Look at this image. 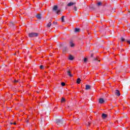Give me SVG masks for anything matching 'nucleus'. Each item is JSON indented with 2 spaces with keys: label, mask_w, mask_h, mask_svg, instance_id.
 <instances>
[{
  "label": "nucleus",
  "mask_w": 130,
  "mask_h": 130,
  "mask_svg": "<svg viewBox=\"0 0 130 130\" xmlns=\"http://www.w3.org/2000/svg\"><path fill=\"white\" fill-rule=\"evenodd\" d=\"M61 19L62 22H64V16H62Z\"/></svg>",
  "instance_id": "obj_19"
},
{
  "label": "nucleus",
  "mask_w": 130,
  "mask_h": 130,
  "mask_svg": "<svg viewBox=\"0 0 130 130\" xmlns=\"http://www.w3.org/2000/svg\"><path fill=\"white\" fill-rule=\"evenodd\" d=\"M69 44H70L71 47H74V46H75V44L74 43L73 41H70L69 42Z\"/></svg>",
  "instance_id": "obj_8"
},
{
  "label": "nucleus",
  "mask_w": 130,
  "mask_h": 130,
  "mask_svg": "<svg viewBox=\"0 0 130 130\" xmlns=\"http://www.w3.org/2000/svg\"><path fill=\"white\" fill-rule=\"evenodd\" d=\"M52 10L53 12H55L57 15H59V13H60V9H58V6H57V5H54Z\"/></svg>",
  "instance_id": "obj_1"
},
{
  "label": "nucleus",
  "mask_w": 130,
  "mask_h": 130,
  "mask_svg": "<svg viewBox=\"0 0 130 130\" xmlns=\"http://www.w3.org/2000/svg\"><path fill=\"white\" fill-rule=\"evenodd\" d=\"M36 17L39 20H41V18H42V15L41 14H38L37 15Z\"/></svg>",
  "instance_id": "obj_10"
},
{
  "label": "nucleus",
  "mask_w": 130,
  "mask_h": 130,
  "mask_svg": "<svg viewBox=\"0 0 130 130\" xmlns=\"http://www.w3.org/2000/svg\"><path fill=\"white\" fill-rule=\"evenodd\" d=\"M61 47H63V52L68 51V47L66 46V43L64 44H61Z\"/></svg>",
  "instance_id": "obj_4"
},
{
  "label": "nucleus",
  "mask_w": 130,
  "mask_h": 130,
  "mask_svg": "<svg viewBox=\"0 0 130 130\" xmlns=\"http://www.w3.org/2000/svg\"><path fill=\"white\" fill-rule=\"evenodd\" d=\"M51 21L49 22V23H48L47 25V27H48V28H50V27L51 26Z\"/></svg>",
  "instance_id": "obj_15"
},
{
  "label": "nucleus",
  "mask_w": 130,
  "mask_h": 130,
  "mask_svg": "<svg viewBox=\"0 0 130 130\" xmlns=\"http://www.w3.org/2000/svg\"><path fill=\"white\" fill-rule=\"evenodd\" d=\"M61 86H62L63 87H64V86H66V83L64 82H62L61 83Z\"/></svg>",
  "instance_id": "obj_21"
},
{
  "label": "nucleus",
  "mask_w": 130,
  "mask_h": 130,
  "mask_svg": "<svg viewBox=\"0 0 130 130\" xmlns=\"http://www.w3.org/2000/svg\"><path fill=\"white\" fill-rule=\"evenodd\" d=\"M98 59L97 58H94L93 60H97Z\"/></svg>",
  "instance_id": "obj_31"
},
{
  "label": "nucleus",
  "mask_w": 130,
  "mask_h": 130,
  "mask_svg": "<svg viewBox=\"0 0 130 130\" xmlns=\"http://www.w3.org/2000/svg\"><path fill=\"white\" fill-rule=\"evenodd\" d=\"M13 83H19V80H17L16 79L14 80Z\"/></svg>",
  "instance_id": "obj_22"
},
{
  "label": "nucleus",
  "mask_w": 130,
  "mask_h": 130,
  "mask_svg": "<svg viewBox=\"0 0 130 130\" xmlns=\"http://www.w3.org/2000/svg\"><path fill=\"white\" fill-rule=\"evenodd\" d=\"M26 122H27V123L29 122V119L26 120Z\"/></svg>",
  "instance_id": "obj_33"
},
{
  "label": "nucleus",
  "mask_w": 130,
  "mask_h": 130,
  "mask_svg": "<svg viewBox=\"0 0 130 130\" xmlns=\"http://www.w3.org/2000/svg\"><path fill=\"white\" fill-rule=\"evenodd\" d=\"M102 4V3H101V2H98L97 4V6H101Z\"/></svg>",
  "instance_id": "obj_23"
},
{
  "label": "nucleus",
  "mask_w": 130,
  "mask_h": 130,
  "mask_svg": "<svg viewBox=\"0 0 130 130\" xmlns=\"http://www.w3.org/2000/svg\"><path fill=\"white\" fill-rule=\"evenodd\" d=\"M69 58L70 60H73V59H74V57H73L72 55H70Z\"/></svg>",
  "instance_id": "obj_17"
},
{
  "label": "nucleus",
  "mask_w": 130,
  "mask_h": 130,
  "mask_svg": "<svg viewBox=\"0 0 130 130\" xmlns=\"http://www.w3.org/2000/svg\"><path fill=\"white\" fill-rule=\"evenodd\" d=\"M13 124H16V122H14V123H13Z\"/></svg>",
  "instance_id": "obj_35"
},
{
  "label": "nucleus",
  "mask_w": 130,
  "mask_h": 130,
  "mask_svg": "<svg viewBox=\"0 0 130 130\" xmlns=\"http://www.w3.org/2000/svg\"><path fill=\"white\" fill-rule=\"evenodd\" d=\"M61 66H62V67H63V66H64V63L62 62V63H61Z\"/></svg>",
  "instance_id": "obj_32"
},
{
  "label": "nucleus",
  "mask_w": 130,
  "mask_h": 130,
  "mask_svg": "<svg viewBox=\"0 0 130 130\" xmlns=\"http://www.w3.org/2000/svg\"><path fill=\"white\" fill-rule=\"evenodd\" d=\"M99 62H100V60H99Z\"/></svg>",
  "instance_id": "obj_39"
},
{
  "label": "nucleus",
  "mask_w": 130,
  "mask_h": 130,
  "mask_svg": "<svg viewBox=\"0 0 130 130\" xmlns=\"http://www.w3.org/2000/svg\"><path fill=\"white\" fill-rule=\"evenodd\" d=\"M39 35L38 33H36V32H31L28 34V36L30 38H32L33 37H38Z\"/></svg>",
  "instance_id": "obj_3"
},
{
  "label": "nucleus",
  "mask_w": 130,
  "mask_h": 130,
  "mask_svg": "<svg viewBox=\"0 0 130 130\" xmlns=\"http://www.w3.org/2000/svg\"><path fill=\"white\" fill-rule=\"evenodd\" d=\"M75 5H76V3L70 2L68 4L67 6L68 7H72V6H74Z\"/></svg>",
  "instance_id": "obj_7"
},
{
  "label": "nucleus",
  "mask_w": 130,
  "mask_h": 130,
  "mask_svg": "<svg viewBox=\"0 0 130 130\" xmlns=\"http://www.w3.org/2000/svg\"><path fill=\"white\" fill-rule=\"evenodd\" d=\"M40 69H41V70H42V69H43V65H41L40 66Z\"/></svg>",
  "instance_id": "obj_26"
},
{
  "label": "nucleus",
  "mask_w": 130,
  "mask_h": 130,
  "mask_svg": "<svg viewBox=\"0 0 130 130\" xmlns=\"http://www.w3.org/2000/svg\"><path fill=\"white\" fill-rule=\"evenodd\" d=\"M53 24H54V25H56V24H57V22H53Z\"/></svg>",
  "instance_id": "obj_29"
},
{
  "label": "nucleus",
  "mask_w": 130,
  "mask_h": 130,
  "mask_svg": "<svg viewBox=\"0 0 130 130\" xmlns=\"http://www.w3.org/2000/svg\"><path fill=\"white\" fill-rule=\"evenodd\" d=\"M80 120V119H75L74 120V121L75 122H77V121H79Z\"/></svg>",
  "instance_id": "obj_25"
},
{
  "label": "nucleus",
  "mask_w": 130,
  "mask_h": 130,
  "mask_svg": "<svg viewBox=\"0 0 130 130\" xmlns=\"http://www.w3.org/2000/svg\"><path fill=\"white\" fill-rule=\"evenodd\" d=\"M10 124H11V125H12V124H13V123H12V122H10Z\"/></svg>",
  "instance_id": "obj_34"
},
{
  "label": "nucleus",
  "mask_w": 130,
  "mask_h": 130,
  "mask_svg": "<svg viewBox=\"0 0 130 130\" xmlns=\"http://www.w3.org/2000/svg\"><path fill=\"white\" fill-rule=\"evenodd\" d=\"M115 95H117V96H120V92H119V90H116L115 92Z\"/></svg>",
  "instance_id": "obj_9"
},
{
  "label": "nucleus",
  "mask_w": 130,
  "mask_h": 130,
  "mask_svg": "<svg viewBox=\"0 0 130 130\" xmlns=\"http://www.w3.org/2000/svg\"><path fill=\"white\" fill-rule=\"evenodd\" d=\"M91 89V86L86 85L85 86V90H90Z\"/></svg>",
  "instance_id": "obj_11"
},
{
  "label": "nucleus",
  "mask_w": 130,
  "mask_h": 130,
  "mask_svg": "<svg viewBox=\"0 0 130 130\" xmlns=\"http://www.w3.org/2000/svg\"><path fill=\"white\" fill-rule=\"evenodd\" d=\"M74 11H75V12H77L78 11V9L77 8V7L74 6Z\"/></svg>",
  "instance_id": "obj_18"
},
{
  "label": "nucleus",
  "mask_w": 130,
  "mask_h": 130,
  "mask_svg": "<svg viewBox=\"0 0 130 130\" xmlns=\"http://www.w3.org/2000/svg\"><path fill=\"white\" fill-rule=\"evenodd\" d=\"M84 62H87V58H84Z\"/></svg>",
  "instance_id": "obj_27"
},
{
  "label": "nucleus",
  "mask_w": 130,
  "mask_h": 130,
  "mask_svg": "<svg viewBox=\"0 0 130 130\" xmlns=\"http://www.w3.org/2000/svg\"><path fill=\"white\" fill-rule=\"evenodd\" d=\"M37 92L39 93V92H38V91H37Z\"/></svg>",
  "instance_id": "obj_38"
},
{
  "label": "nucleus",
  "mask_w": 130,
  "mask_h": 130,
  "mask_svg": "<svg viewBox=\"0 0 130 130\" xmlns=\"http://www.w3.org/2000/svg\"><path fill=\"white\" fill-rule=\"evenodd\" d=\"M91 124V123H90L89 122H88V124H87V125H88V126H90V125Z\"/></svg>",
  "instance_id": "obj_28"
},
{
  "label": "nucleus",
  "mask_w": 130,
  "mask_h": 130,
  "mask_svg": "<svg viewBox=\"0 0 130 130\" xmlns=\"http://www.w3.org/2000/svg\"><path fill=\"white\" fill-rule=\"evenodd\" d=\"M56 123L58 125H60V124H63V120L62 119V118L57 119H56Z\"/></svg>",
  "instance_id": "obj_2"
},
{
  "label": "nucleus",
  "mask_w": 130,
  "mask_h": 130,
  "mask_svg": "<svg viewBox=\"0 0 130 130\" xmlns=\"http://www.w3.org/2000/svg\"><path fill=\"white\" fill-rule=\"evenodd\" d=\"M80 28H75L74 31L75 33H79V32H80Z\"/></svg>",
  "instance_id": "obj_12"
},
{
  "label": "nucleus",
  "mask_w": 130,
  "mask_h": 130,
  "mask_svg": "<svg viewBox=\"0 0 130 130\" xmlns=\"http://www.w3.org/2000/svg\"><path fill=\"white\" fill-rule=\"evenodd\" d=\"M121 41H122L123 42V41H124V38L123 37H121Z\"/></svg>",
  "instance_id": "obj_24"
},
{
  "label": "nucleus",
  "mask_w": 130,
  "mask_h": 130,
  "mask_svg": "<svg viewBox=\"0 0 130 130\" xmlns=\"http://www.w3.org/2000/svg\"><path fill=\"white\" fill-rule=\"evenodd\" d=\"M76 83H77V84H80L81 79L80 78H78L77 80Z\"/></svg>",
  "instance_id": "obj_16"
},
{
  "label": "nucleus",
  "mask_w": 130,
  "mask_h": 130,
  "mask_svg": "<svg viewBox=\"0 0 130 130\" xmlns=\"http://www.w3.org/2000/svg\"><path fill=\"white\" fill-rule=\"evenodd\" d=\"M9 27L12 29H16V27L14 26V22H10L9 24Z\"/></svg>",
  "instance_id": "obj_5"
},
{
  "label": "nucleus",
  "mask_w": 130,
  "mask_h": 130,
  "mask_svg": "<svg viewBox=\"0 0 130 130\" xmlns=\"http://www.w3.org/2000/svg\"><path fill=\"white\" fill-rule=\"evenodd\" d=\"M102 117L105 119V118H106V117H107V115L105 114H102Z\"/></svg>",
  "instance_id": "obj_13"
},
{
  "label": "nucleus",
  "mask_w": 130,
  "mask_h": 130,
  "mask_svg": "<svg viewBox=\"0 0 130 130\" xmlns=\"http://www.w3.org/2000/svg\"><path fill=\"white\" fill-rule=\"evenodd\" d=\"M128 14H129V15H130V12L129 11L128 12Z\"/></svg>",
  "instance_id": "obj_36"
},
{
  "label": "nucleus",
  "mask_w": 130,
  "mask_h": 130,
  "mask_svg": "<svg viewBox=\"0 0 130 130\" xmlns=\"http://www.w3.org/2000/svg\"><path fill=\"white\" fill-rule=\"evenodd\" d=\"M93 56H94V54H91L90 55V57H93Z\"/></svg>",
  "instance_id": "obj_30"
},
{
  "label": "nucleus",
  "mask_w": 130,
  "mask_h": 130,
  "mask_svg": "<svg viewBox=\"0 0 130 130\" xmlns=\"http://www.w3.org/2000/svg\"><path fill=\"white\" fill-rule=\"evenodd\" d=\"M67 74H68V76H69V77H73V75H72V74H71L70 71H68Z\"/></svg>",
  "instance_id": "obj_14"
},
{
  "label": "nucleus",
  "mask_w": 130,
  "mask_h": 130,
  "mask_svg": "<svg viewBox=\"0 0 130 130\" xmlns=\"http://www.w3.org/2000/svg\"><path fill=\"white\" fill-rule=\"evenodd\" d=\"M104 102H105V101H104V100L102 98L100 99L99 101V103H100V104H103V103H104Z\"/></svg>",
  "instance_id": "obj_6"
},
{
  "label": "nucleus",
  "mask_w": 130,
  "mask_h": 130,
  "mask_svg": "<svg viewBox=\"0 0 130 130\" xmlns=\"http://www.w3.org/2000/svg\"><path fill=\"white\" fill-rule=\"evenodd\" d=\"M63 101H66V99H64V98H62L61 99V102H63Z\"/></svg>",
  "instance_id": "obj_20"
},
{
  "label": "nucleus",
  "mask_w": 130,
  "mask_h": 130,
  "mask_svg": "<svg viewBox=\"0 0 130 130\" xmlns=\"http://www.w3.org/2000/svg\"><path fill=\"white\" fill-rule=\"evenodd\" d=\"M14 55H16V53L14 54Z\"/></svg>",
  "instance_id": "obj_37"
}]
</instances>
